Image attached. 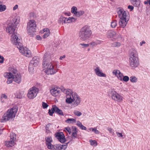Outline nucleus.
<instances>
[{
	"mask_svg": "<svg viewBox=\"0 0 150 150\" xmlns=\"http://www.w3.org/2000/svg\"><path fill=\"white\" fill-rule=\"evenodd\" d=\"M74 114L77 116H80L82 115V113L81 112L77 110H75L74 112Z\"/></svg>",
	"mask_w": 150,
	"mask_h": 150,
	"instance_id": "nucleus-37",
	"label": "nucleus"
},
{
	"mask_svg": "<svg viewBox=\"0 0 150 150\" xmlns=\"http://www.w3.org/2000/svg\"><path fill=\"white\" fill-rule=\"evenodd\" d=\"M12 75L10 73H6V77L7 79L6 83L8 84L11 83L13 80L12 77Z\"/></svg>",
	"mask_w": 150,
	"mask_h": 150,
	"instance_id": "nucleus-23",
	"label": "nucleus"
},
{
	"mask_svg": "<svg viewBox=\"0 0 150 150\" xmlns=\"http://www.w3.org/2000/svg\"><path fill=\"white\" fill-rule=\"evenodd\" d=\"M73 128L72 133H77V131L76 128L75 127H74Z\"/></svg>",
	"mask_w": 150,
	"mask_h": 150,
	"instance_id": "nucleus-55",
	"label": "nucleus"
},
{
	"mask_svg": "<svg viewBox=\"0 0 150 150\" xmlns=\"http://www.w3.org/2000/svg\"><path fill=\"white\" fill-rule=\"evenodd\" d=\"M10 140L15 142L16 140V135L15 133L11 132L10 133Z\"/></svg>",
	"mask_w": 150,
	"mask_h": 150,
	"instance_id": "nucleus-28",
	"label": "nucleus"
},
{
	"mask_svg": "<svg viewBox=\"0 0 150 150\" xmlns=\"http://www.w3.org/2000/svg\"><path fill=\"white\" fill-rule=\"evenodd\" d=\"M6 8V7L5 5H2L0 4V12H2L4 11Z\"/></svg>",
	"mask_w": 150,
	"mask_h": 150,
	"instance_id": "nucleus-35",
	"label": "nucleus"
},
{
	"mask_svg": "<svg viewBox=\"0 0 150 150\" xmlns=\"http://www.w3.org/2000/svg\"><path fill=\"white\" fill-rule=\"evenodd\" d=\"M95 128H91L89 129V130L90 131H92V132H94V130Z\"/></svg>",
	"mask_w": 150,
	"mask_h": 150,
	"instance_id": "nucleus-63",
	"label": "nucleus"
},
{
	"mask_svg": "<svg viewBox=\"0 0 150 150\" xmlns=\"http://www.w3.org/2000/svg\"><path fill=\"white\" fill-rule=\"evenodd\" d=\"M128 19H120L119 21V25L120 27L124 28L126 26Z\"/></svg>",
	"mask_w": 150,
	"mask_h": 150,
	"instance_id": "nucleus-20",
	"label": "nucleus"
},
{
	"mask_svg": "<svg viewBox=\"0 0 150 150\" xmlns=\"http://www.w3.org/2000/svg\"><path fill=\"white\" fill-rule=\"evenodd\" d=\"M145 4H149L150 5V0H146V1H145L144 2Z\"/></svg>",
	"mask_w": 150,
	"mask_h": 150,
	"instance_id": "nucleus-53",
	"label": "nucleus"
},
{
	"mask_svg": "<svg viewBox=\"0 0 150 150\" xmlns=\"http://www.w3.org/2000/svg\"><path fill=\"white\" fill-rule=\"evenodd\" d=\"M92 32L89 26L86 25L81 29L79 37L82 41H85L88 39L92 34Z\"/></svg>",
	"mask_w": 150,
	"mask_h": 150,
	"instance_id": "nucleus-6",
	"label": "nucleus"
},
{
	"mask_svg": "<svg viewBox=\"0 0 150 150\" xmlns=\"http://www.w3.org/2000/svg\"><path fill=\"white\" fill-rule=\"evenodd\" d=\"M65 57V55H64L62 56H61L60 57L59 59L60 60H62Z\"/></svg>",
	"mask_w": 150,
	"mask_h": 150,
	"instance_id": "nucleus-62",
	"label": "nucleus"
},
{
	"mask_svg": "<svg viewBox=\"0 0 150 150\" xmlns=\"http://www.w3.org/2000/svg\"><path fill=\"white\" fill-rule=\"evenodd\" d=\"M103 41L99 40H96L95 41H93L90 43L93 47L96 46L98 44H101Z\"/></svg>",
	"mask_w": 150,
	"mask_h": 150,
	"instance_id": "nucleus-26",
	"label": "nucleus"
},
{
	"mask_svg": "<svg viewBox=\"0 0 150 150\" xmlns=\"http://www.w3.org/2000/svg\"><path fill=\"white\" fill-rule=\"evenodd\" d=\"M89 142L91 144L92 146H96L97 145V142L95 140H90Z\"/></svg>",
	"mask_w": 150,
	"mask_h": 150,
	"instance_id": "nucleus-36",
	"label": "nucleus"
},
{
	"mask_svg": "<svg viewBox=\"0 0 150 150\" xmlns=\"http://www.w3.org/2000/svg\"><path fill=\"white\" fill-rule=\"evenodd\" d=\"M49 124H47L45 127L46 132L47 134L50 133V132L49 129Z\"/></svg>",
	"mask_w": 150,
	"mask_h": 150,
	"instance_id": "nucleus-42",
	"label": "nucleus"
},
{
	"mask_svg": "<svg viewBox=\"0 0 150 150\" xmlns=\"http://www.w3.org/2000/svg\"><path fill=\"white\" fill-rule=\"evenodd\" d=\"M38 92V88L33 87L30 88L28 91L27 96L30 99H33L36 97Z\"/></svg>",
	"mask_w": 150,
	"mask_h": 150,
	"instance_id": "nucleus-9",
	"label": "nucleus"
},
{
	"mask_svg": "<svg viewBox=\"0 0 150 150\" xmlns=\"http://www.w3.org/2000/svg\"><path fill=\"white\" fill-rule=\"evenodd\" d=\"M94 70L96 74L98 76L100 77H104L106 76L105 74L103 73L100 71L99 67H97L96 68L94 69Z\"/></svg>",
	"mask_w": 150,
	"mask_h": 150,
	"instance_id": "nucleus-22",
	"label": "nucleus"
},
{
	"mask_svg": "<svg viewBox=\"0 0 150 150\" xmlns=\"http://www.w3.org/2000/svg\"><path fill=\"white\" fill-rule=\"evenodd\" d=\"M116 134H117V136L118 137H123V135H122V133H119L118 132H116Z\"/></svg>",
	"mask_w": 150,
	"mask_h": 150,
	"instance_id": "nucleus-47",
	"label": "nucleus"
},
{
	"mask_svg": "<svg viewBox=\"0 0 150 150\" xmlns=\"http://www.w3.org/2000/svg\"><path fill=\"white\" fill-rule=\"evenodd\" d=\"M76 119L74 118H68L65 122L68 123H73L76 122Z\"/></svg>",
	"mask_w": 150,
	"mask_h": 150,
	"instance_id": "nucleus-29",
	"label": "nucleus"
},
{
	"mask_svg": "<svg viewBox=\"0 0 150 150\" xmlns=\"http://www.w3.org/2000/svg\"><path fill=\"white\" fill-rule=\"evenodd\" d=\"M60 19L62 20L64 23H67V18L64 17L63 16H61Z\"/></svg>",
	"mask_w": 150,
	"mask_h": 150,
	"instance_id": "nucleus-40",
	"label": "nucleus"
},
{
	"mask_svg": "<svg viewBox=\"0 0 150 150\" xmlns=\"http://www.w3.org/2000/svg\"><path fill=\"white\" fill-rule=\"evenodd\" d=\"M79 45L83 46V48L87 47H89V44H88L80 43Z\"/></svg>",
	"mask_w": 150,
	"mask_h": 150,
	"instance_id": "nucleus-44",
	"label": "nucleus"
},
{
	"mask_svg": "<svg viewBox=\"0 0 150 150\" xmlns=\"http://www.w3.org/2000/svg\"><path fill=\"white\" fill-rule=\"evenodd\" d=\"M94 132L96 134H99V131L96 129V128H95L94 130Z\"/></svg>",
	"mask_w": 150,
	"mask_h": 150,
	"instance_id": "nucleus-58",
	"label": "nucleus"
},
{
	"mask_svg": "<svg viewBox=\"0 0 150 150\" xmlns=\"http://www.w3.org/2000/svg\"><path fill=\"white\" fill-rule=\"evenodd\" d=\"M117 12L118 16L120 19L127 18V13L122 8H118L117 9Z\"/></svg>",
	"mask_w": 150,
	"mask_h": 150,
	"instance_id": "nucleus-13",
	"label": "nucleus"
},
{
	"mask_svg": "<svg viewBox=\"0 0 150 150\" xmlns=\"http://www.w3.org/2000/svg\"><path fill=\"white\" fill-rule=\"evenodd\" d=\"M77 133H72L71 135V138L74 139L77 137Z\"/></svg>",
	"mask_w": 150,
	"mask_h": 150,
	"instance_id": "nucleus-45",
	"label": "nucleus"
},
{
	"mask_svg": "<svg viewBox=\"0 0 150 150\" xmlns=\"http://www.w3.org/2000/svg\"><path fill=\"white\" fill-rule=\"evenodd\" d=\"M65 129L69 133V134L71 133V130L69 127H67L65 128Z\"/></svg>",
	"mask_w": 150,
	"mask_h": 150,
	"instance_id": "nucleus-49",
	"label": "nucleus"
},
{
	"mask_svg": "<svg viewBox=\"0 0 150 150\" xmlns=\"http://www.w3.org/2000/svg\"><path fill=\"white\" fill-rule=\"evenodd\" d=\"M132 4L135 6L138 7L140 4L139 0H130Z\"/></svg>",
	"mask_w": 150,
	"mask_h": 150,
	"instance_id": "nucleus-27",
	"label": "nucleus"
},
{
	"mask_svg": "<svg viewBox=\"0 0 150 150\" xmlns=\"http://www.w3.org/2000/svg\"><path fill=\"white\" fill-rule=\"evenodd\" d=\"M107 36L108 38H112L115 39H117L120 38L121 36L120 35L119 33L111 30L108 31Z\"/></svg>",
	"mask_w": 150,
	"mask_h": 150,
	"instance_id": "nucleus-12",
	"label": "nucleus"
},
{
	"mask_svg": "<svg viewBox=\"0 0 150 150\" xmlns=\"http://www.w3.org/2000/svg\"><path fill=\"white\" fill-rule=\"evenodd\" d=\"M117 22L116 20H114L111 22V26L112 28H115L117 26Z\"/></svg>",
	"mask_w": 150,
	"mask_h": 150,
	"instance_id": "nucleus-30",
	"label": "nucleus"
},
{
	"mask_svg": "<svg viewBox=\"0 0 150 150\" xmlns=\"http://www.w3.org/2000/svg\"><path fill=\"white\" fill-rule=\"evenodd\" d=\"M60 90L59 88H55L51 89L50 92L52 96L55 97L58 96L60 93Z\"/></svg>",
	"mask_w": 150,
	"mask_h": 150,
	"instance_id": "nucleus-18",
	"label": "nucleus"
},
{
	"mask_svg": "<svg viewBox=\"0 0 150 150\" xmlns=\"http://www.w3.org/2000/svg\"><path fill=\"white\" fill-rule=\"evenodd\" d=\"M50 56L47 53H45L43 57L42 63L43 67L45 69V72L47 74H54L57 71L56 68H54L53 62L50 61Z\"/></svg>",
	"mask_w": 150,
	"mask_h": 150,
	"instance_id": "nucleus-3",
	"label": "nucleus"
},
{
	"mask_svg": "<svg viewBox=\"0 0 150 150\" xmlns=\"http://www.w3.org/2000/svg\"><path fill=\"white\" fill-rule=\"evenodd\" d=\"M39 62V59L37 57H34L30 62L29 67V71L31 68V66H36L38 65Z\"/></svg>",
	"mask_w": 150,
	"mask_h": 150,
	"instance_id": "nucleus-14",
	"label": "nucleus"
},
{
	"mask_svg": "<svg viewBox=\"0 0 150 150\" xmlns=\"http://www.w3.org/2000/svg\"><path fill=\"white\" fill-rule=\"evenodd\" d=\"M112 46L113 47H118L121 45V44L120 42H115L112 44Z\"/></svg>",
	"mask_w": 150,
	"mask_h": 150,
	"instance_id": "nucleus-34",
	"label": "nucleus"
},
{
	"mask_svg": "<svg viewBox=\"0 0 150 150\" xmlns=\"http://www.w3.org/2000/svg\"><path fill=\"white\" fill-rule=\"evenodd\" d=\"M36 27V25L34 20H30L28 23L27 31L29 35H32L35 31Z\"/></svg>",
	"mask_w": 150,
	"mask_h": 150,
	"instance_id": "nucleus-8",
	"label": "nucleus"
},
{
	"mask_svg": "<svg viewBox=\"0 0 150 150\" xmlns=\"http://www.w3.org/2000/svg\"><path fill=\"white\" fill-rule=\"evenodd\" d=\"M48 105L47 103L44 102H43L42 103V106L43 108L45 109L47 108L48 107Z\"/></svg>",
	"mask_w": 150,
	"mask_h": 150,
	"instance_id": "nucleus-46",
	"label": "nucleus"
},
{
	"mask_svg": "<svg viewBox=\"0 0 150 150\" xmlns=\"http://www.w3.org/2000/svg\"><path fill=\"white\" fill-rule=\"evenodd\" d=\"M36 38L38 40H40L41 39V38L40 35H37Z\"/></svg>",
	"mask_w": 150,
	"mask_h": 150,
	"instance_id": "nucleus-59",
	"label": "nucleus"
},
{
	"mask_svg": "<svg viewBox=\"0 0 150 150\" xmlns=\"http://www.w3.org/2000/svg\"><path fill=\"white\" fill-rule=\"evenodd\" d=\"M7 96L5 94H3L1 95V100L2 103L4 102V99H6L7 98Z\"/></svg>",
	"mask_w": 150,
	"mask_h": 150,
	"instance_id": "nucleus-32",
	"label": "nucleus"
},
{
	"mask_svg": "<svg viewBox=\"0 0 150 150\" xmlns=\"http://www.w3.org/2000/svg\"><path fill=\"white\" fill-rule=\"evenodd\" d=\"M18 7V5H15L13 7V10L14 11L17 9Z\"/></svg>",
	"mask_w": 150,
	"mask_h": 150,
	"instance_id": "nucleus-57",
	"label": "nucleus"
},
{
	"mask_svg": "<svg viewBox=\"0 0 150 150\" xmlns=\"http://www.w3.org/2000/svg\"><path fill=\"white\" fill-rule=\"evenodd\" d=\"M15 144V142L10 139L6 141L5 143V145L8 147H12Z\"/></svg>",
	"mask_w": 150,
	"mask_h": 150,
	"instance_id": "nucleus-25",
	"label": "nucleus"
},
{
	"mask_svg": "<svg viewBox=\"0 0 150 150\" xmlns=\"http://www.w3.org/2000/svg\"><path fill=\"white\" fill-rule=\"evenodd\" d=\"M123 76V74L122 73H121L120 71L119 72V73L117 76L118 78L121 81L122 80V77Z\"/></svg>",
	"mask_w": 150,
	"mask_h": 150,
	"instance_id": "nucleus-39",
	"label": "nucleus"
},
{
	"mask_svg": "<svg viewBox=\"0 0 150 150\" xmlns=\"http://www.w3.org/2000/svg\"><path fill=\"white\" fill-rule=\"evenodd\" d=\"M67 23H71V17H69L68 18H67Z\"/></svg>",
	"mask_w": 150,
	"mask_h": 150,
	"instance_id": "nucleus-52",
	"label": "nucleus"
},
{
	"mask_svg": "<svg viewBox=\"0 0 150 150\" xmlns=\"http://www.w3.org/2000/svg\"><path fill=\"white\" fill-rule=\"evenodd\" d=\"M56 137L62 143L66 141L65 136L63 133L60 132L56 133L55 134Z\"/></svg>",
	"mask_w": 150,
	"mask_h": 150,
	"instance_id": "nucleus-16",
	"label": "nucleus"
},
{
	"mask_svg": "<svg viewBox=\"0 0 150 150\" xmlns=\"http://www.w3.org/2000/svg\"><path fill=\"white\" fill-rule=\"evenodd\" d=\"M134 7L131 5H129L128 6V8L130 9V11H132L134 9Z\"/></svg>",
	"mask_w": 150,
	"mask_h": 150,
	"instance_id": "nucleus-51",
	"label": "nucleus"
},
{
	"mask_svg": "<svg viewBox=\"0 0 150 150\" xmlns=\"http://www.w3.org/2000/svg\"><path fill=\"white\" fill-rule=\"evenodd\" d=\"M54 112L61 116L64 115L62 110H60L56 105H53L51 109L49 110L48 113L50 115L52 116Z\"/></svg>",
	"mask_w": 150,
	"mask_h": 150,
	"instance_id": "nucleus-10",
	"label": "nucleus"
},
{
	"mask_svg": "<svg viewBox=\"0 0 150 150\" xmlns=\"http://www.w3.org/2000/svg\"><path fill=\"white\" fill-rule=\"evenodd\" d=\"M130 80L132 83H135L137 82V79L135 76H133L130 77Z\"/></svg>",
	"mask_w": 150,
	"mask_h": 150,
	"instance_id": "nucleus-31",
	"label": "nucleus"
},
{
	"mask_svg": "<svg viewBox=\"0 0 150 150\" xmlns=\"http://www.w3.org/2000/svg\"><path fill=\"white\" fill-rule=\"evenodd\" d=\"M45 143L47 148L49 149H52L54 148V145L51 144L52 142V137L48 136L45 138Z\"/></svg>",
	"mask_w": 150,
	"mask_h": 150,
	"instance_id": "nucleus-15",
	"label": "nucleus"
},
{
	"mask_svg": "<svg viewBox=\"0 0 150 150\" xmlns=\"http://www.w3.org/2000/svg\"><path fill=\"white\" fill-rule=\"evenodd\" d=\"M80 128L82 130H86L87 129L86 128L82 125Z\"/></svg>",
	"mask_w": 150,
	"mask_h": 150,
	"instance_id": "nucleus-54",
	"label": "nucleus"
},
{
	"mask_svg": "<svg viewBox=\"0 0 150 150\" xmlns=\"http://www.w3.org/2000/svg\"><path fill=\"white\" fill-rule=\"evenodd\" d=\"M4 58L3 56H0V63H3L4 62Z\"/></svg>",
	"mask_w": 150,
	"mask_h": 150,
	"instance_id": "nucleus-50",
	"label": "nucleus"
},
{
	"mask_svg": "<svg viewBox=\"0 0 150 150\" xmlns=\"http://www.w3.org/2000/svg\"><path fill=\"white\" fill-rule=\"evenodd\" d=\"M12 43L15 45H16L17 47L19 49V51L24 55L27 57H29L31 55L30 51L28 50L27 47H24L23 45L20 42V41L15 42L13 39H12Z\"/></svg>",
	"mask_w": 150,
	"mask_h": 150,
	"instance_id": "nucleus-7",
	"label": "nucleus"
},
{
	"mask_svg": "<svg viewBox=\"0 0 150 150\" xmlns=\"http://www.w3.org/2000/svg\"><path fill=\"white\" fill-rule=\"evenodd\" d=\"M129 80V78L127 76H125L123 77L122 80L125 82H127Z\"/></svg>",
	"mask_w": 150,
	"mask_h": 150,
	"instance_id": "nucleus-43",
	"label": "nucleus"
},
{
	"mask_svg": "<svg viewBox=\"0 0 150 150\" xmlns=\"http://www.w3.org/2000/svg\"><path fill=\"white\" fill-rule=\"evenodd\" d=\"M19 22V18L18 16H16L14 18H11L10 19V22L8 23L6 28V32L9 34H12L11 36V41L12 43V39H13L15 42L21 41L19 39L15 31V28Z\"/></svg>",
	"mask_w": 150,
	"mask_h": 150,
	"instance_id": "nucleus-1",
	"label": "nucleus"
},
{
	"mask_svg": "<svg viewBox=\"0 0 150 150\" xmlns=\"http://www.w3.org/2000/svg\"><path fill=\"white\" fill-rule=\"evenodd\" d=\"M145 43V42L144 41H142V42L140 43V45L142 46L143 44Z\"/></svg>",
	"mask_w": 150,
	"mask_h": 150,
	"instance_id": "nucleus-61",
	"label": "nucleus"
},
{
	"mask_svg": "<svg viewBox=\"0 0 150 150\" xmlns=\"http://www.w3.org/2000/svg\"><path fill=\"white\" fill-rule=\"evenodd\" d=\"M108 130L109 131V132L110 133H112V135H114V132H112V129L110 127H108Z\"/></svg>",
	"mask_w": 150,
	"mask_h": 150,
	"instance_id": "nucleus-48",
	"label": "nucleus"
},
{
	"mask_svg": "<svg viewBox=\"0 0 150 150\" xmlns=\"http://www.w3.org/2000/svg\"><path fill=\"white\" fill-rule=\"evenodd\" d=\"M9 70L10 71L9 73H10L12 75H15L17 74L18 71L16 69L13 67H11L9 68Z\"/></svg>",
	"mask_w": 150,
	"mask_h": 150,
	"instance_id": "nucleus-24",
	"label": "nucleus"
},
{
	"mask_svg": "<svg viewBox=\"0 0 150 150\" xmlns=\"http://www.w3.org/2000/svg\"><path fill=\"white\" fill-rule=\"evenodd\" d=\"M61 90L63 92H66V102L68 104H71L74 102L73 105L74 107L78 105L81 102V98L79 95L75 92H72L71 90H66L65 89H62Z\"/></svg>",
	"mask_w": 150,
	"mask_h": 150,
	"instance_id": "nucleus-2",
	"label": "nucleus"
},
{
	"mask_svg": "<svg viewBox=\"0 0 150 150\" xmlns=\"http://www.w3.org/2000/svg\"><path fill=\"white\" fill-rule=\"evenodd\" d=\"M18 108L16 107H13L8 109L3 115L1 119V122H5L15 117Z\"/></svg>",
	"mask_w": 150,
	"mask_h": 150,
	"instance_id": "nucleus-5",
	"label": "nucleus"
},
{
	"mask_svg": "<svg viewBox=\"0 0 150 150\" xmlns=\"http://www.w3.org/2000/svg\"><path fill=\"white\" fill-rule=\"evenodd\" d=\"M40 32L41 33H44L43 35L44 38H45L48 37L50 34V30L48 28H45L41 30Z\"/></svg>",
	"mask_w": 150,
	"mask_h": 150,
	"instance_id": "nucleus-21",
	"label": "nucleus"
},
{
	"mask_svg": "<svg viewBox=\"0 0 150 150\" xmlns=\"http://www.w3.org/2000/svg\"><path fill=\"white\" fill-rule=\"evenodd\" d=\"M69 142L64 144H57L54 146V149L56 150H65L67 147Z\"/></svg>",
	"mask_w": 150,
	"mask_h": 150,
	"instance_id": "nucleus-17",
	"label": "nucleus"
},
{
	"mask_svg": "<svg viewBox=\"0 0 150 150\" xmlns=\"http://www.w3.org/2000/svg\"><path fill=\"white\" fill-rule=\"evenodd\" d=\"M84 13V12L82 11H80L78 12L77 11V13H76V15L78 17H79L81 16H82Z\"/></svg>",
	"mask_w": 150,
	"mask_h": 150,
	"instance_id": "nucleus-38",
	"label": "nucleus"
},
{
	"mask_svg": "<svg viewBox=\"0 0 150 150\" xmlns=\"http://www.w3.org/2000/svg\"><path fill=\"white\" fill-rule=\"evenodd\" d=\"M13 81L16 83L19 84L21 81V76L19 73L16 74L15 75H12Z\"/></svg>",
	"mask_w": 150,
	"mask_h": 150,
	"instance_id": "nucleus-19",
	"label": "nucleus"
},
{
	"mask_svg": "<svg viewBox=\"0 0 150 150\" xmlns=\"http://www.w3.org/2000/svg\"><path fill=\"white\" fill-rule=\"evenodd\" d=\"M112 99L115 101L120 102L122 100V97L115 91H112L109 94Z\"/></svg>",
	"mask_w": 150,
	"mask_h": 150,
	"instance_id": "nucleus-11",
	"label": "nucleus"
},
{
	"mask_svg": "<svg viewBox=\"0 0 150 150\" xmlns=\"http://www.w3.org/2000/svg\"><path fill=\"white\" fill-rule=\"evenodd\" d=\"M77 125L79 127L82 125V124L81 122L79 121H78L77 123Z\"/></svg>",
	"mask_w": 150,
	"mask_h": 150,
	"instance_id": "nucleus-56",
	"label": "nucleus"
},
{
	"mask_svg": "<svg viewBox=\"0 0 150 150\" xmlns=\"http://www.w3.org/2000/svg\"><path fill=\"white\" fill-rule=\"evenodd\" d=\"M76 20V19L74 18L73 17H71V22H74Z\"/></svg>",
	"mask_w": 150,
	"mask_h": 150,
	"instance_id": "nucleus-60",
	"label": "nucleus"
},
{
	"mask_svg": "<svg viewBox=\"0 0 150 150\" xmlns=\"http://www.w3.org/2000/svg\"><path fill=\"white\" fill-rule=\"evenodd\" d=\"M3 129H0V134L1 133Z\"/></svg>",
	"mask_w": 150,
	"mask_h": 150,
	"instance_id": "nucleus-64",
	"label": "nucleus"
},
{
	"mask_svg": "<svg viewBox=\"0 0 150 150\" xmlns=\"http://www.w3.org/2000/svg\"><path fill=\"white\" fill-rule=\"evenodd\" d=\"M120 71L118 70H114L113 71L112 73L113 74L117 76Z\"/></svg>",
	"mask_w": 150,
	"mask_h": 150,
	"instance_id": "nucleus-41",
	"label": "nucleus"
},
{
	"mask_svg": "<svg viewBox=\"0 0 150 150\" xmlns=\"http://www.w3.org/2000/svg\"><path fill=\"white\" fill-rule=\"evenodd\" d=\"M129 64L131 67L134 68L139 64L138 53L135 49H131L129 50Z\"/></svg>",
	"mask_w": 150,
	"mask_h": 150,
	"instance_id": "nucleus-4",
	"label": "nucleus"
},
{
	"mask_svg": "<svg viewBox=\"0 0 150 150\" xmlns=\"http://www.w3.org/2000/svg\"><path fill=\"white\" fill-rule=\"evenodd\" d=\"M71 12L74 13V15H76L77 13V8L76 7L73 6L71 8Z\"/></svg>",
	"mask_w": 150,
	"mask_h": 150,
	"instance_id": "nucleus-33",
	"label": "nucleus"
}]
</instances>
